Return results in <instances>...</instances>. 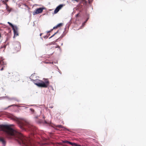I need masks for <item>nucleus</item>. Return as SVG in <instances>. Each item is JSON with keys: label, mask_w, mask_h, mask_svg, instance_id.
Wrapping results in <instances>:
<instances>
[{"label": "nucleus", "mask_w": 146, "mask_h": 146, "mask_svg": "<svg viewBox=\"0 0 146 146\" xmlns=\"http://www.w3.org/2000/svg\"><path fill=\"white\" fill-rule=\"evenodd\" d=\"M13 125H1L0 127L4 132L5 136L9 139H13L17 141L21 145L23 146H36L33 145L31 138L23 136L15 129L12 126Z\"/></svg>", "instance_id": "nucleus-1"}, {"label": "nucleus", "mask_w": 146, "mask_h": 146, "mask_svg": "<svg viewBox=\"0 0 146 146\" xmlns=\"http://www.w3.org/2000/svg\"><path fill=\"white\" fill-rule=\"evenodd\" d=\"M12 119L16 121L18 126L23 131L27 130L34 132L36 130V128L31 124L25 119L14 116Z\"/></svg>", "instance_id": "nucleus-2"}, {"label": "nucleus", "mask_w": 146, "mask_h": 146, "mask_svg": "<svg viewBox=\"0 0 146 146\" xmlns=\"http://www.w3.org/2000/svg\"><path fill=\"white\" fill-rule=\"evenodd\" d=\"M31 80L32 81L33 80L34 83L39 87L46 88L50 84L49 81L47 79L44 81L38 79H36L35 80L31 79Z\"/></svg>", "instance_id": "nucleus-3"}, {"label": "nucleus", "mask_w": 146, "mask_h": 146, "mask_svg": "<svg viewBox=\"0 0 146 146\" xmlns=\"http://www.w3.org/2000/svg\"><path fill=\"white\" fill-rule=\"evenodd\" d=\"M14 47L15 50L17 51H19L21 49V46L20 43L18 41L14 42L13 43Z\"/></svg>", "instance_id": "nucleus-4"}, {"label": "nucleus", "mask_w": 146, "mask_h": 146, "mask_svg": "<svg viewBox=\"0 0 146 146\" xmlns=\"http://www.w3.org/2000/svg\"><path fill=\"white\" fill-rule=\"evenodd\" d=\"M44 9V8L43 7H40L36 9L35 11L33 13V15H35L42 13Z\"/></svg>", "instance_id": "nucleus-5"}, {"label": "nucleus", "mask_w": 146, "mask_h": 146, "mask_svg": "<svg viewBox=\"0 0 146 146\" xmlns=\"http://www.w3.org/2000/svg\"><path fill=\"white\" fill-rule=\"evenodd\" d=\"M3 58H0V67L1 66L2 68L0 69L1 71H2L5 67V63L3 61Z\"/></svg>", "instance_id": "nucleus-6"}, {"label": "nucleus", "mask_w": 146, "mask_h": 146, "mask_svg": "<svg viewBox=\"0 0 146 146\" xmlns=\"http://www.w3.org/2000/svg\"><path fill=\"white\" fill-rule=\"evenodd\" d=\"M63 4H60L58 6L54 11V13H56L59 11V10L63 7Z\"/></svg>", "instance_id": "nucleus-7"}, {"label": "nucleus", "mask_w": 146, "mask_h": 146, "mask_svg": "<svg viewBox=\"0 0 146 146\" xmlns=\"http://www.w3.org/2000/svg\"><path fill=\"white\" fill-rule=\"evenodd\" d=\"M12 29L14 32V37H15V36H18V33L17 32L18 27L17 26H15V27L13 28Z\"/></svg>", "instance_id": "nucleus-8"}, {"label": "nucleus", "mask_w": 146, "mask_h": 146, "mask_svg": "<svg viewBox=\"0 0 146 146\" xmlns=\"http://www.w3.org/2000/svg\"><path fill=\"white\" fill-rule=\"evenodd\" d=\"M0 141H1L3 145L5 146L6 144V141L3 138L0 137Z\"/></svg>", "instance_id": "nucleus-9"}, {"label": "nucleus", "mask_w": 146, "mask_h": 146, "mask_svg": "<svg viewBox=\"0 0 146 146\" xmlns=\"http://www.w3.org/2000/svg\"><path fill=\"white\" fill-rule=\"evenodd\" d=\"M5 98H6L7 99H8L9 100H11L13 99H14V98H10L9 97L7 96H3V97H0V100H2L3 99H5Z\"/></svg>", "instance_id": "nucleus-10"}, {"label": "nucleus", "mask_w": 146, "mask_h": 146, "mask_svg": "<svg viewBox=\"0 0 146 146\" xmlns=\"http://www.w3.org/2000/svg\"><path fill=\"white\" fill-rule=\"evenodd\" d=\"M37 122L39 124H40L41 123H45L46 124L47 123V122L46 121L44 120V121H43L41 119H40L39 120L37 121Z\"/></svg>", "instance_id": "nucleus-11"}, {"label": "nucleus", "mask_w": 146, "mask_h": 146, "mask_svg": "<svg viewBox=\"0 0 146 146\" xmlns=\"http://www.w3.org/2000/svg\"><path fill=\"white\" fill-rule=\"evenodd\" d=\"M5 5H6V9L7 10V11H8L9 13L10 12L12 11L13 9L12 8H11L10 9H9V7L8 6L7 4L5 3Z\"/></svg>", "instance_id": "nucleus-12"}, {"label": "nucleus", "mask_w": 146, "mask_h": 146, "mask_svg": "<svg viewBox=\"0 0 146 146\" xmlns=\"http://www.w3.org/2000/svg\"><path fill=\"white\" fill-rule=\"evenodd\" d=\"M55 126L56 127H58L59 128H64V127L61 125H56Z\"/></svg>", "instance_id": "nucleus-13"}, {"label": "nucleus", "mask_w": 146, "mask_h": 146, "mask_svg": "<svg viewBox=\"0 0 146 146\" xmlns=\"http://www.w3.org/2000/svg\"><path fill=\"white\" fill-rule=\"evenodd\" d=\"M7 23L9 24V25L12 27V29L15 26H16V25H14L13 24H12L11 23L9 22H8Z\"/></svg>", "instance_id": "nucleus-14"}, {"label": "nucleus", "mask_w": 146, "mask_h": 146, "mask_svg": "<svg viewBox=\"0 0 146 146\" xmlns=\"http://www.w3.org/2000/svg\"><path fill=\"white\" fill-rule=\"evenodd\" d=\"M86 23L84 21L82 23V26L80 27V28H79V29H82V28H83L84 27V25H85V23Z\"/></svg>", "instance_id": "nucleus-15"}, {"label": "nucleus", "mask_w": 146, "mask_h": 146, "mask_svg": "<svg viewBox=\"0 0 146 146\" xmlns=\"http://www.w3.org/2000/svg\"><path fill=\"white\" fill-rule=\"evenodd\" d=\"M72 146H81V145L78 144L76 143H73Z\"/></svg>", "instance_id": "nucleus-16"}, {"label": "nucleus", "mask_w": 146, "mask_h": 146, "mask_svg": "<svg viewBox=\"0 0 146 146\" xmlns=\"http://www.w3.org/2000/svg\"><path fill=\"white\" fill-rule=\"evenodd\" d=\"M58 32V31L56 32L52 36H51L49 38V39H50L53 36H54Z\"/></svg>", "instance_id": "nucleus-17"}, {"label": "nucleus", "mask_w": 146, "mask_h": 146, "mask_svg": "<svg viewBox=\"0 0 146 146\" xmlns=\"http://www.w3.org/2000/svg\"><path fill=\"white\" fill-rule=\"evenodd\" d=\"M65 35V33L64 34V32L63 33V34L61 35L60 36L59 38H62Z\"/></svg>", "instance_id": "nucleus-18"}, {"label": "nucleus", "mask_w": 146, "mask_h": 146, "mask_svg": "<svg viewBox=\"0 0 146 146\" xmlns=\"http://www.w3.org/2000/svg\"><path fill=\"white\" fill-rule=\"evenodd\" d=\"M30 110L32 112V113H33L35 112L34 110L32 108H30Z\"/></svg>", "instance_id": "nucleus-19"}, {"label": "nucleus", "mask_w": 146, "mask_h": 146, "mask_svg": "<svg viewBox=\"0 0 146 146\" xmlns=\"http://www.w3.org/2000/svg\"><path fill=\"white\" fill-rule=\"evenodd\" d=\"M62 23H60L58 24L57 25V27H60L61 26H62Z\"/></svg>", "instance_id": "nucleus-20"}, {"label": "nucleus", "mask_w": 146, "mask_h": 146, "mask_svg": "<svg viewBox=\"0 0 146 146\" xmlns=\"http://www.w3.org/2000/svg\"><path fill=\"white\" fill-rule=\"evenodd\" d=\"M50 35V34H49L48 36L46 35V36H43V38H44L46 39Z\"/></svg>", "instance_id": "nucleus-21"}, {"label": "nucleus", "mask_w": 146, "mask_h": 146, "mask_svg": "<svg viewBox=\"0 0 146 146\" xmlns=\"http://www.w3.org/2000/svg\"><path fill=\"white\" fill-rule=\"evenodd\" d=\"M67 143L71 145H72L73 143L70 142L69 141H68Z\"/></svg>", "instance_id": "nucleus-22"}, {"label": "nucleus", "mask_w": 146, "mask_h": 146, "mask_svg": "<svg viewBox=\"0 0 146 146\" xmlns=\"http://www.w3.org/2000/svg\"><path fill=\"white\" fill-rule=\"evenodd\" d=\"M40 116V115H37L36 116L34 117V118L35 119H36L38 118Z\"/></svg>", "instance_id": "nucleus-23"}, {"label": "nucleus", "mask_w": 146, "mask_h": 146, "mask_svg": "<svg viewBox=\"0 0 146 146\" xmlns=\"http://www.w3.org/2000/svg\"><path fill=\"white\" fill-rule=\"evenodd\" d=\"M6 47V45H2L1 47V48H5Z\"/></svg>", "instance_id": "nucleus-24"}, {"label": "nucleus", "mask_w": 146, "mask_h": 146, "mask_svg": "<svg viewBox=\"0 0 146 146\" xmlns=\"http://www.w3.org/2000/svg\"><path fill=\"white\" fill-rule=\"evenodd\" d=\"M14 98V99H13L12 100H15L16 101H17V102H19V100H18L17 99L15 98Z\"/></svg>", "instance_id": "nucleus-25"}, {"label": "nucleus", "mask_w": 146, "mask_h": 146, "mask_svg": "<svg viewBox=\"0 0 146 146\" xmlns=\"http://www.w3.org/2000/svg\"><path fill=\"white\" fill-rule=\"evenodd\" d=\"M88 1L89 3H91L92 2L93 0H88Z\"/></svg>", "instance_id": "nucleus-26"}, {"label": "nucleus", "mask_w": 146, "mask_h": 146, "mask_svg": "<svg viewBox=\"0 0 146 146\" xmlns=\"http://www.w3.org/2000/svg\"><path fill=\"white\" fill-rule=\"evenodd\" d=\"M55 48H59L60 50H61L60 48V46H59L58 45H57V46H56L55 47Z\"/></svg>", "instance_id": "nucleus-27"}, {"label": "nucleus", "mask_w": 146, "mask_h": 146, "mask_svg": "<svg viewBox=\"0 0 146 146\" xmlns=\"http://www.w3.org/2000/svg\"><path fill=\"white\" fill-rule=\"evenodd\" d=\"M52 30H53V29H51L50 31H47V33H50V32H51L52 31Z\"/></svg>", "instance_id": "nucleus-28"}, {"label": "nucleus", "mask_w": 146, "mask_h": 146, "mask_svg": "<svg viewBox=\"0 0 146 146\" xmlns=\"http://www.w3.org/2000/svg\"><path fill=\"white\" fill-rule=\"evenodd\" d=\"M68 141H63L62 142L63 143H68Z\"/></svg>", "instance_id": "nucleus-29"}, {"label": "nucleus", "mask_w": 146, "mask_h": 146, "mask_svg": "<svg viewBox=\"0 0 146 146\" xmlns=\"http://www.w3.org/2000/svg\"><path fill=\"white\" fill-rule=\"evenodd\" d=\"M57 27H57V25H56V26H55L54 27H53V28L52 29H53V30L54 29H56V28H57Z\"/></svg>", "instance_id": "nucleus-30"}, {"label": "nucleus", "mask_w": 146, "mask_h": 146, "mask_svg": "<svg viewBox=\"0 0 146 146\" xmlns=\"http://www.w3.org/2000/svg\"><path fill=\"white\" fill-rule=\"evenodd\" d=\"M18 106L17 105H15V104H13V105H11V106H9L8 107H11V106Z\"/></svg>", "instance_id": "nucleus-31"}, {"label": "nucleus", "mask_w": 146, "mask_h": 146, "mask_svg": "<svg viewBox=\"0 0 146 146\" xmlns=\"http://www.w3.org/2000/svg\"><path fill=\"white\" fill-rule=\"evenodd\" d=\"M2 2L3 3H4V4H5V3H6L5 2V1H4V0H2Z\"/></svg>", "instance_id": "nucleus-32"}, {"label": "nucleus", "mask_w": 146, "mask_h": 146, "mask_svg": "<svg viewBox=\"0 0 146 146\" xmlns=\"http://www.w3.org/2000/svg\"><path fill=\"white\" fill-rule=\"evenodd\" d=\"M89 19V18H88L86 20V21H84L86 23V22Z\"/></svg>", "instance_id": "nucleus-33"}, {"label": "nucleus", "mask_w": 146, "mask_h": 146, "mask_svg": "<svg viewBox=\"0 0 146 146\" xmlns=\"http://www.w3.org/2000/svg\"><path fill=\"white\" fill-rule=\"evenodd\" d=\"M53 107L52 106H49V108H53Z\"/></svg>", "instance_id": "nucleus-34"}, {"label": "nucleus", "mask_w": 146, "mask_h": 146, "mask_svg": "<svg viewBox=\"0 0 146 146\" xmlns=\"http://www.w3.org/2000/svg\"><path fill=\"white\" fill-rule=\"evenodd\" d=\"M24 5L27 7H28V6H27V5L26 4H24Z\"/></svg>", "instance_id": "nucleus-35"}, {"label": "nucleus", "mask_w": 146, "mask_h": 146, "mask_svg": "<svg viewBox=\"0 0 146 146\" xmlns=\"http://www.w3.org/2000/svg\"><path fill=\"white\" fill-rule=\"evenodd\" d=\"M59 39V38H58V39H56V40L54 41V42H56L58 40V39Z\"/></svg>", "instance_id": "nucleus-36"}, {"label": "nucleus", "mask_w": 146, "mask_h": 146, "mask_svg": "<svg viewBox=\"0 0 146 146\" xmlns=\"http://www.w3.org/2000/svg\"><path fill=\"white\" fill-rule=\"evenodd\" d=\"M54 44V43H53V42H51V43L50 44V45Z\"/></svg>", "instance_id": "nucleus-37"}, {"label": "nucleus", "mask_w": 146, "mask_h": 146, "mask_svg": "<svg viewBox=\"0 0 146 146\" xmlns=\"http://www.w3.org/2000/svg\"><path fill=\"white\" fill-rule=\"evenodd\" d=\"M78 15H79V13L77 14V15H76V17H78Z\"/></svg>", "instance_id": "nucleus-38"}, {"label": "nucleus", "mask_w": 146, "mask_h": 146, "mask_svg": "<svg viewBox=\"0 0 146 146\" xmlns=\"http://www.w3.org/2000/svg\"><path fill=\"white\" fill-rule=\"evenodd\" d=\"M74 1H75L77 2H78L79 0H73Z\"/></svg>", "instance_id": "nucleus-39"}, {"label": "nucleus", "mask_w": 146, "mask_h": 146, "mask_svg": "<svg viewBox=\"0 0 146 146\" xmlns=\"http://www.w3.org/2000/svg\"><path fill=\"white\" fill-rule=\"evenodd\" d=\"M8 0H5V3H6L8 1Z\"/></svg>", "instance_id": "nucleus-40"}, {"label": "nucleus", "mask_w": 146, "mask_h": 146, "mask_svg": "<svg viewBox=\"0 0 146 146\" xmlns=\"http://www.w3.org/2000/svg\"><path fill=\"white\" fill-rule=\"evenodd\" d=\"M51 88L52 90H54L52 86L51 87Z\"/></svg>", "instance_id": "nucleus-41"}, {"label": "nucleus", "mask_w": 146, "mask_h": 146, "mask_svg": "<svg viewBox=\"0 0 146 146\" xmlns=\"http://www.w3.org/2000/svg\"><path fill=\"white\" fill-rule=\"evenodd\" d=\"M59 72L60 74H62V73L61 72H60V71H58Z\"/></svg>", "instance_id": "nucleus-42"}, {"label": "nucleus", "mask_w": 146, "mask_h": 146, "mask_svg": "<svg viewBox=\"0 0 146 146\" xmlns=\"http://www.w3.org/2000/svg\"><path fill=\"white\" fill-rule=\"evenodd\" d=\"M42 35V33H40V36H41Z\"/></svg>", "instance_id": "nucleus-43"}, {"label": "nucleus", "mask_w": 146, "mask_h": 146, "mask_svg": "<svg viewBox=\"0 0 146 146\" xmlns=\"http://www.w3.org/2000/svg\"><path fill=\"white\" fill-rule=\"evenodd\" d=\"M34 105H30V106H34Z\"/></svg>", "instance_id": "nucleus-44"}, {"label": "nucleus", "mask_w": 146, "mask_h": 146, "mask_svg": "<svg viewBox=\"0 0 146 146\" xmlns=\"http://www.w3.org/2000/svg\"><path fill=\"white\" fill-rule=\"evenodd\" d=\"M63 43H61V46H62V45H63Z\"/></svg>", "instance_id": "nucleus-45"}, {"label": "nucleus", "mask_w": 146, "mask_h": 146, "mask_svg": "<svg viewBox=\"0 0 146 146\" xmlns=\"http://www.w3.org/2000/svg\"><path fill=\"white\" fill-rule=\"evenodd\" d=\"M66 28H65V29H64V30H65V31L66 30Z\"/></svg>", "instance_id": "nucleus-46"}, {"label": "nucleus", "mask_w": 146, "mask_h": 146, "mask_svg": "<svg viewBox=\"0 0 146 146\" xmlns=\"http://www.w3.org/2000/svg\"><path fill=\"white\" fill-rule=\"evenodd\" d=\"M25 108H27V107H25Z\"/></svg>", "instance_id": "nucleus-47"}, {"label": "nucleus", "mask_w": 146, "mask_h": 146, "mask_svg": "<svg viewBox=\"0 0 146 146\" xmlns=\"http://www.w3.org/2000/svg\"><path fill=\"white\" fill-rule=\"evenodd\" d=\"M57 68H58V70H59V69L58 68V67H57Z\"/></svg>", "instance_id": "nucleus-48"}, {"label": "nucleus", "mask_w": 146, "mask_h": 146, "mask_svg": "<svg viewBox=\"0 0 146 146\" xmlns=\"http://www.w3.org/2000/svg\"><path fill=\"white\" fill-rule=\"evenodd\" d=\"M43 118H44V116H43Z\"/></svg>", "instance_id": "nucleus-49"}, {"label": "nucleus", "mask_w": 146, "mask_h": 146, "mask_svg": "<svg viewBox=\"0 0 146 146\" xmlns=\"http://www.w3.org/2000/svg\"><path fill=\"white\" fill-rule=\"evenodd\" d=\"M42 39V37H40Z\"/></svg>", "instance_id": "nucleus-50"}, {"label": "nucleus", "mask_w": 146, "mask_h": 146, "mask_svg": "<svg viewBox=\"0 0 146 146\" xmlns=\"http://www.w3.org/2000/svg\"><path fill=\"white\" fill-rule=\"evenodd\" d=\"M0 58H2V57H0Z\"/></svg>", "instance_id": "nucleus-51"}]
</instances>
